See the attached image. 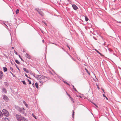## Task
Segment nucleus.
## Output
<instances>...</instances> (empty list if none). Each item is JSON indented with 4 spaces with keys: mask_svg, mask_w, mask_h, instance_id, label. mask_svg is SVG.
<instances>
[{
    "mask_svg": "<svg viewBox=\"0 0 121 121\" xmlns=\"http://www.w3.org/2000/svg\"><path fill=\"white\" fill-rule=\"evenodd\" d=\"M19 10L18 9H17L16 11V13L17 14H18L19 13Z\"/></svg>",
    "mask_w": 121,
    "mask_h": 121,
    "instance_id": "15",
    "label": "nucleus"
},
{
    "mask_svg": "<svg viewBox=\"0 0 121 121\" xmlns=\"http://www.w3.org/2000/svg\"><path fill=\"white\" fill-rule=\"evenodd\" d=\"M3 113L4 115L6 117H8L9 116V114L8 112L6 110L4 109L2 110Z\"/></svg>",
    "mask_w": 121,
    "mask_h": 121,
    "instance_id": "2",
    "label": "nucleus"
},
{
    "mask_svg": "<svg viewBox=\"0 0 121 121\" xmlns=\"http://www.w3.org/2000/svg\"><path fill=\"white\" fill-rule=\"evenodd\" d=\"M15 61L17 64H20L19 62L18 61V60H15Z\"/></svg>",
    "mask_w": 121,
    "mask_h": 121,
    "instance_id": "16",
    "label": "nucleus"
},
{
    "mask_svg": "<svg viewBox=\"0 0 121 121\" xmlns=\"http://www.w3.org/2000/svg\"><path fill=\"white\" fill-rule=\"evenodd\" d=\"M72 86L73 87V89L75 91H77V90H76V89H75V88L74 87V86L73 85H72Z\"/></svg>",
    "mask_w": 121,
    "mask_h": 121,
    "instance_id": "17",
    "label": "nucleus"
},
{
    "mask_svg": "<svg viewBox=\"0 0 121 121\" xmlns=\"http://www.w3.org/2000/svg\"><path fill=\"white\" fill-rule=\"evenodd\" d=\"M42 42H43V43H44V40H42Z\"/></svg>",
    "mask_w": 121,
    "mask_h": 121,
    "instance_id": "48",
    "label": "nucleus"
},
{
    "mask_svg": "<svg viewBox=\"0 0 121 121\" xmlns=\"http://www.w3.org/2000/svg\"><path fill=\"white\" fill-rule=\"evenodd\" d=\"M95 51H96V50H97L96 49H95Z\"/></svg>",
    "mask_w": 121,
    "mask_h": 121,
    "instance_id": "57",
    "label": "nucleus"
},
{
    "mask_svg": "<svg viewBox=\"0 0 121 121\" xmlns=\"http://www.w3.org/2000/svg\"><path fill=\"white\" fill-rule=\"evenodd\" d=\"M67 47H68L69 48V50H70V48L69 47V46H68L67 45Z\"/></svg>",
    "mask_w": 121,
    "mask_h": 121,
    "instance_id": "43",
    "label": "nucleus"
},
{
    "mask_svg": "<svg viewBox=\"0 0 121 121\" xmlns=\"http://www.w3.org/2000/svg\"><path fill=\"white\" fill-rule=\"evenodd\" d=\"M85 21L86 22L88 21V18L86 17H85Z\"/></svg>",
    "mask_w": 121,
    "mask_h": 121,
    "instance_id": "19",
    "label": "nucleus"
},
{
    "mask_svg": "<svg viewBox=\"0 0 121 121\" xmlns=\"http://www.w3.org/2000/svg\"><path fill=\"white\" fill-rule=\"evenodd\" d=\"M31 74L35 78H38V77H35V76L34 75H33V73H31Z\"/></svg>",
    "mask_w": 121,
    "mask_h": 121,
    "instance_id": "33",
    "label": "nucleus"
},
{
    "mask_svg": "<svg viewBox=\"0 0 121 121\" xmlns=\"http://www.w3.org/2000/svg\"><path fill=\"white\" fill-rule=\"evenodd\" d=\"M35 86L36 87V88H38V83L37 82H36L35 83Z\"/></svg>",
    "mask_w": 121,
    "mask_h": 121,
    "instance_id": "14",
    "label": "nucleus"
},
{
    "mask_svg": "<svg viewBox=\"0 0 121 121\" xmlns=\"http://www.w3.org/2000/svg\"><path fill=\"white\" fill-rule=\"evenodd\" d=\"M79 97L80 98H82V97L81 96H79Z\"/></svg>",
    "mask_w": 121,
    "mask_h": 121,
    "instance_id": "49",
    "label": "nucleus"
},
{
    "mask_svg": "<svg viewBox=\"0 0 121 121\" xmlns=\"http://www.w3.org/2000/svg\"><path fill=\"white\" fill-rule=\"evenodd\" d=\"M3 75V74L2 72L0 70V79H1L2 78V76Z\"/></svg>",
    "mask_w": 121,
    "mask_h": 121,
    "instance_id": "7",
    "label": "nucleus"
},
{
    "mask_svg": "<svg viewBox=\"0 0 121 121\" xmlns=\"http://www.w3.org/2000/svg\"><path fill=\"white\" fill-rule=\"evenodd\" d=\"M26 73H29V71L28 70H26Z\"/></svg>",
    "mask_w": 121,
    "mask_h": 121,
    "instance_id": "40",
    "label": "nucleus"
},
{
    "mask_svg": "<svg viewBox=\"0 0 121 121\" xmlns=\"http://www.w3.org/2000/svg\"><path fill=\"white\" fill-rule=\"evenodd\" d=\"M11 64L12 65H13V64L14 63L15 64V63L14 62H11Z\"/></svg>",
    "mask_w": 121,
    "mask_h": 121,
    "instance_id": "36",
    "label": "nucleus"
},
{
    "mask_svg": "<svg viewBox=\"0 0 121 121\" xmlns=\"http://www.w3.org/2000/svg\"><path fill=\"white\" fill-rule=\"evenodd\" d=\"M3 116V114H2L1 111L0 110V117H2Z\"/></svg>",
    "mask_w": 121,
    "mask_h": 121,
    "instance_id": "13",
    "label": "nucleus"
},
{
    "mask_svg": "<svg viewBox=\"0 0 121 121\" xmlns=\"http://www.w3.org/2000/svg\"><path fill=\"white\" fill-rule=\"evenodd\" d=\"M32 85L33 86V87H34V86H35V84H34V83H33L32 84Z\"/></svg>",
    "mask_w": 121,
    "mask_h": 121,
    "instance_id": "39",
    "label": "nucleus"
},
{
    "mask_svg": "<svg viewBox=\"0 0 121 121\" xmlns=\"http://www.w3.org/2000/svg\"><path fill=\"white\" fill-rule=\"evenodd\" d=\"M89 74V75H90V73H89V72H88V73Z\"/></svg>",
    "mask_w": 121,
    "mask_h": 121,
    "instance_id": "45",
    "label": "nucleus"
},
{
    "mask_svg": "<svg viewBox=\"0 0 121 121\" xmlns=\"http://www.w3.org/2000/svg\"><path fill=\"white\" fill-rule=\"evenodd\" d=\"M72 6L73 9L74 10H76L78 9V7L74 4H72Z\"/></svg>",
    "mask_w": 121,
    "mask_h": 121,
    "instance_id": "5",
    "label": "nucleus"
},
{
    "mask_svg": "<svg viewBox=\"0 0 121 121\" xmlns=\"http://www.w3.org/2000/svg\"><path fill=\"white\" fill-rule=\"evenodd\" d=\"M4 84L5 86H6L7 87L9 85V84L7 82H4Z\"/></svg>",
    "mask_w": 121,
    "mask_h": 121,
    "instance_id": "12",
    "label": "nucleus"
},
{
    "mask_svg": "<svg viewBox=\"0 0 121 121\" xmlns=\"http://www.w3.org/2000/svg\"><path fill=\"white\" fill-rule=\"evenodd\" d=\"M104 92V90H102Z\"/></svg>",
    "mask_w": 121,
    "mask_h": 121,
    "instance_id": "55",
    "label": "nucleus"
},
{
    "mask_svg": "<svg viewBox=\"0 0 121 121\" xmlns=\"http://www.w3.org/2000/svg\"><path fill=\"white\" fill-rule=\"evenodd\" d=\"M4 120H5V121H8V118H5L4 119Z\"/></svg>",
    "mask_w": 121,
    "mask_h": 121,
    "instance_id": "23",
    "label": "nucleus"
},
{
    "mask_svg": "<svg viewBox=\"0 0 121 121\" xmlns=\"http://www.w3.org/2000/svg\"><path fill=\"white\" fill-rule=\"evenodd\" d=\"M85 69L86 71V72H87V73H88V70L86 69V68Z\"/></svg>",
    "mask_w": 121,
    "mask_h": 121,
    "instance_id": "30",
    "label": "nucleus"
},
{
    "mask_svg": "<svg viewBox=\"0 0 121 121\" xmlns=\"http://www.w3.org/2000/svg\"><path fill=\"white\" fill-rule=\"evenodd\" d=\"M97 88H98V89H99H99L100 88H99V87H98Z\"/></svg>",
    "mask_w": 121,
    "mask_h": 121,
    "instance_id": "50",
    "label": "nucleus"
},
{
    "mask_svg": "<svg viewBox=\"0 0 121 121\" xmlns=\"http://www.w3.org/2000/svg\"><path fill=\"white\" fill-rule=\"evenodd\" d=\"M19 110L20 111H22V109H21V108H19Z\"/></svg>",
    "mask_w": 121,
    "mask_h": 121,
    "instance_id": "37",
    "label": "nucleus"
},
{
    "mask_svg": "<svg viewBox=\"0 0 121 121\" xmlns=\"http://www.w3.org/2000/svg\"><path fill=\"white\" fill-rule=\"evenodd\" d=\"M23 70L24 71H25V72L27 70L26 69V68H24L23 69Z\"/></svg>",
    "mask_w": 121,
    "mask_h": 121,
    "instance_id": "32",
    "label": "nucleus"
},
{
    "mask_svg": "<svg viewBox=\"0 0 121 121\" xmlns=\"http://www.w3.org/2000/svg\"><path fill=\"white\" fill-rule=\"evenodd\" d=\"M23 104L25 105V106L27 107H28V104H26L24 101H23Z\"/></svg>",
    "mask_w": 121,
    "mask_h": 121,
    "instance_id": "10",
    "label": "nucleus"
},
{
    "mask_svg": "<svg viewBox=\"0 0 121 121\" xmlns=\"http://www.w3.org/2000/svg\"><path fill=\"white\" fill-rule=\"evenodd\" d=\"M68 94V95L69 96V97H70V95H69Z\"/></svg>",
    "mask_w": 121,
    "mask_h": 121,
    "instance_id": "52",
    "label": "nucleus"
},
{
    "mask_svg": "<svg viewBox=\"0 0 121 121\" xmlns=\"http://www.w3.org/2000/svg\"><path fill=\"white\" fill-rule=\"evenodd\" d=\"M3 97L4 100L6 102H8L9 99L8 97L5 95H3Z\"/></svg>",
    "mask_w": 121,
    "mask_h": 121,
    "instance_id": "3",
    "label": "nucleus"
},
{
    "mask_svg": "<svg viewBox=\"0 0 121 121\" xmlns=\"http://www.w3.org/2000/svg\"><path fill=\"white\" fill-rule=\"evenodd\" d=\"M22 109H23V110H25V109H24V108H22Z\"/></svg>",
    "mask_w": 121,
    "mask_h": 121,
    "instance_id": "47",
    "label": "nucleus"
},
{
    "mask_svg": "<svg viewBox=\"0 0 121 121\" xmlns=\"http://www.w3.org/2000/svg\"><path fill=\"white\" fill-rule=\"evenodd\" d=\"M66 84H67L68 85L70 86V85L68 83H67Z\"/></svg>",
    "mask_w": 121,
    "mask_h": 121,
    "instance_id": "44",
    "label": "nucleus"
},
{
    "mask_svg": "<svg viewBox=\"0 0 121 121\" xmlns=\"http://www.w3.org/2000/svg\"><path fill=\"white\" fill-rule=\"evenodd\" d=\"M103 97H106V99H108V98L106 97V96L104 94H103Z\"/></svg>",
    "mask_w": 121,
    "mask_h": 121,
    "instance_id": "24",
    "label": "nucleus"
},
{
    "mask_svg": "<svg viewBox=\"0 0 121 121\" xmlns=\"http://www.w3.org/2000/svg\"><path fill=\"white\" fill-rule=\"evenodd\" d=\"M73 113H72V117L73 118H74V111L73 110Z\"/></svg>",
    "mask_w": 121,
    "mask_h": 121,
    "instance_id": "21",
    "label": "nucleus"
},
{
    "mask_svg": "<svg viewBox=\"0 0 121 121\" xmlns=\"http://www.w3.org/2000/svg\"><path fill=\"white\" fill-rule=\"evenodd\" d=\"M19 57L20 58V59H21V60L22 61H23V59H22V58H21V56H20V55H19Z\"/></svg>",
    "mask_w": 121,
    "mask_h": 121,
    "instance_id": "29",
    "label": "nucleus"
},
{
    "mask_svg": "<svg viewBox=\"0 0 121 121\" xmlns=\"http://www.w3.org/2000/svg\"><path fill=\"white\" fill-rule=\"evenodd\" d=\"M63 82L65 84H66L67 83V82H65V81H64Z\"/></svg>",
    "mask_w": 121,
    "mask_h": 121,
    "instance_id": "42",
    "label": "nucleus"
},
{
    "mask_svg": "<svg viewBox=\"0 0 121 121\" xmlns=\"http://www.w3.org/2000/svg\"><path fill=\"white\" fill-rule=\"evenodd\" d=\"M25 76L27 78H29L28 76V75L26 74V73H25Z\"/></svg>",
    "mask_w": 121,
    "mask_h": 121,
    "instance_id": "26",
    "label": "nucleus"
},
{
    "mask_svg": "<svg viewBox=\"0 0 121 121\" xmlns=\"http://www.w3.org/2000/svg\"><path fill=\"white\" fill-rule=\"evenodd\" d=\"M14 52L16 55L17 54V52H16L15 51Z\"/></svg>",
    "mask_w": 121,
    "mask_h": 121,
    "instance_id": "41",
    "label": "nucleus"
},
{
    "mask_svg": "<svg viewBox=\"0 0 121 121\" xmlns=\"http://www.w3.org/2000/svg\"><path fill=\"white\" fill-rule=\"evenodd\" d=\"M96 52L98 53L100 55H101V53H100L99 51H98L97 50H96Z\"/></svg>",
    "mask_w": 121,
    "mask_h": 121,
    "instance_id": "25",
    "label": "nucleus"
},
{
    "mask_svg": "<svg viewBox=\"0 0 121 121\" xmlns=\"http://www.w3.org/2000/svg\"><path fill=\"white\" fill-rule=\"evenodd\" d=\"M32 116H33V117L36 119H37V118L36 117V116H35L33 114V113L32 114Z\"/></svg>",
    "mask_w": 121,
    "mask_h": 121,
    "instance_id": "22",
    "label": "nucleus"
},
{
    "mask_svg": "<svg viewBox=\"0 0 121 121\" xmlns=\"http://www.w3.org/2000/svg\"><path fill=\"white\" fill-rule=\"evenodd\" d=\"M3 69L4 71V72H6L7 71V69L5 67H3Z\"/></svg>",
    "mask_w": 121,
    "mask_h": 121,
    "instance_id": "11",
    "label": "nucleus"
},
{
    "mask_svg": "<svg viewBox=\"0 0 121 121\" xmlns=\"http://www.w3.org/2000/svg\"><path fill=\"white\" fill-rule=\"evenodd\" d=\"M10 70H13V68L11 67H10Z\"/></svg>",
    "mask_w": 121,
    "mask_h": 121,
    "instance_id": "35",
    "label": "nucleus"
},
{
    "mask_svg": "<svg viewBox=\"0 0 121 121\" xmlns=\"http://www.w3.org/2000/svg\"><path fill=\"white\" fill-rule=\"evenodd\" d=\"M39 82H40V83H43V82L42 81H41V80H40H40H39Z\"/></svg>",
    "mask_w": 121,
    "mask_h": 121,
    "instance_id": "31",
    "label": "nucleus"
},
{
    "mask_svg": "<svg viewBox=\"0 0 121 121\" xmlns=\"http://www.w3.org/2000/svg\"><path fill=\"white\" fill-rule=\"evenodd\" d=\"M22 82L23 84H24L26 85V83L25 82V81H22Z\"/></svg>",
    "mask_w": 121,
    "mask_h": 121,
    "instance_id": "20",
    "label": "nucleus"
},
{
    "mask_svg": "<svg viewBox=\"0 0 121 121\" xmlns=\"http://www.w3.org/2000/svg\"><path fill=\"white\" fill-rule=\"evenodd\" d=\"M12 49H14V48H13V47H12Z\"/></svg>",
    "mask_w": 121,
    "mask_h": 121,
    "instance_id": "53",
    "label": "nucleus"
},
{
    "mask_svg": "<svg viewBox=\"0 0 121 121\" xmlns=\"http://www.w3.org/2000/svg\"><path fill=\"white\" fill-rule=\"evenodd\" d=\"M28 81L29 83L30 84H31V82L28 79L27 80Z\"/></svg>",
    "mask_w": 121,
    "mask_h": 121,
    "instance_id": "28",
    "label": "nucleus"
},
{
    "mask_svg": "<svg viewBox=\"0 0 121 121\" xmlns=\"http://www.w3.org/2000/svg\"><path fill=\"white\" fill-rule=\"evenodd\" d=\"M120 13H121V15H120V16H121V11H120Z\"/></svg>",
    "mask_w": 121,
    "mask_h": 121,
    "instance_id": "51",
    "label": "nucleus"
},
{
    "mask_svg": "<svg viewBox=\"0 0 121 121\" xmlns=\"http://www.w3.org/2000/svg\"><path fill=\"white\" fill-rule=\"evenodd\" d=\"M26 56L28 58L30 59V56L28 54L26 53Z\"/></svg>",
    "mask_w": 121,
    "mask_h": 121,
    "instance_id": "8",
    "label": "nucleus"
},
{
    "mask_svg": "<svg viewBox=\"0 0 121 121\" xmlns=\"http://www.w3.org/2000/svg\"><path fill=\"white\" fill-rule=\"evenodd\" d=\"M17 69H18V70H19V68H18V67H17Z\"/></svg>",
    "mask_w": 121,
    "mask_h": 121,
    "instance_id": "56",
    "label": "nucleus"
},
{
    "mask_svg": "<svg viewBox=\"0 0 121 121\" xmlns=\"http://www.w3.org/2000/svg\"><path fill=\"white\" fill-rule=\"evenodd\" d=\"M38 76L39 78L38 79L39 80V79H40V78L42 79H44L45 78H46V77L44 76L43 75H37Z\"/></svg>",
    "mask_w": 121,
    "mask_h": 121,
    "instance_id": "4",
    "label": "nucleus"
},
{
    "mask_svg": "<svg viewBox=\"0 0 121 121\" xmlns=\"http://www.w3.org/2000/svg\"><path fill=\"white\" fill-rule=\"evenodd\" d=\"M17 119L18 121H23V117H22L21 115L18 114H16Z\"/></svg>",
    "mask_w": 121,
    "mask_h": 121,
    "instance_id": "1",
    "label": "nucleus"
},
{
    "mask_svg": "<svg viewBox=\"0 0 121 121\" xmlns=\"http://www.w3.org/2000/svg\"><path fill=\"white\" fill-rule=\"evenodd\" d=\"M23 120H24V121H28L24 117H23Z\"/></svg>",
    "mask_w": 121,
    "mask_h": 121,
    "instance_id": "27",
    "label": "nucleus"
},
{
    "mask_svg": "<svg viewBox=\"0 0 121 121\" xmlns=\"http://www.w3.org/2000/svg\"><path fill=\"white\" fill-rule=\"evenodd\" d=\"M70 98H71V99H72V101L73 102V103H74V102L73 101V99L72 98L70 97Z\"/></svg>",
    "mask_w": 121,
    "mask_h": 121,
    "instance_id": "34",
    "label": "nucleus"
},
{
    "mask_svg": "<svg viewBox=\"0 0 121 121\" xmlns=\"http://www.w3.org/2000/svg\"><path fill=\"white\" fill-rule=\"evenodd\" d=\"M43 22L44 23V24H45L46 25H46V24H45V22Z\"/></svg>",
    "mask_w": 121,
    "mask_h": 121,
    "instance_id": "54",
    "label": "nucleus"
},
{
    "mask_svg": "<svg viewBox=\"0 0 121 121\" xmlns=\"http://www.w3.org/2000/svg\"><path fill=\"white\" fill-rule=\"evenodd\" d=\"M2 91L4 92V93H6L7 92L6 89L4 88H3L2 89Z\"/></svg>",
    "mask_w": 121,
    "mask_h": 121,
    "instance_id": "9",
    "label": "nucleus"
},
{
    "mask_svg": "<svg viewBox=\"0 0 121 121\" xmlns=\"http://www.w3.org/2000/svg\"><path fill=\"white\" fill-rule=\"evenodd\" d=\"M92 103L95 105L96 107H98L97 106V105L94 103Z\"/></svg>",
    "mask_w": 121,
    "mask_h": 121,
    "instance_id": "38",
    "label": "nucleus"
},
{
    "mask_svg": "<svg viewBox=\"0 0 121 121\" xmlns=\"http://www.w3.org/2000/svg\"><path fill=\"white\" fill-rule=\"evenodd\" d=\"M108 50L110 52H112V50L111 49L109 48L108 47Z\"/></svg>",
    "mask_w": 121,
    "mask_h": 121,
    "instance_id": "18",
    "label": "nucleus"
},
{
    "mask_svg": "<svg viewBox=\"0 0 121 121\" xmlns=\"http://www.w3.org/2000/svg\"><path fill=\"white\" fill-rule=\"evenodd\" d=\"M118 22L119 23H121V22Z\"/></svg>",
    "mask_w": 121,
    "mask_h": 121,
    "instance_id": "46",
    "label": "nucleus"
},
{
    "mask_svg": "<svg viewBox=\"0 0 121 121\" xmlns=\"http://www.w3.org/2000/svg\"><path fill=\"white\" fill-rule=\"evenodd\" d=\"M37 11L42 16H43V12L41 11L40 10H37Z\"/></svg>",
    "mask_w": 121,
    "mask_h": 121,
    "instance_id": "6",
    "label": "nucleus"
},
{
    "mask_svg": "<svg viewBox=\"0 0 121 121\" xmlns=\"http://www.w3.org/2000/svg\"><path fill=\"white\" fill-rule=\"evenodd\" d=\"M95 37H93V38H94V39H95Z\"/></svg>",
    "mask_w": 121,
    "mask_h": 121,
    "instance_id": "58",
    "label": "nucleus"
}]
</instances>
